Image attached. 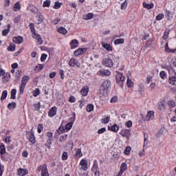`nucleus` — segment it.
Wrapping results in <instances>:
<instances>
[{
	"instance_id": "f257e3e1",
	"label": "nucleus",
	"mask_w": 176,
	"mask_h": 176,
	"mask_svg": "<svg viewBox=\"0 0 176 176\" xmlns=\"http://www.w3.org/2000/svg\"><path fill=\"white\" fill-rule=\"evenodd\" d=\"M116 83L120 85L121 87H123V85L124 83V80L126 78H124V76H123V73H120L119 72H116Z\"/></svg>"
},
{
	"instance_id": "f03ea898",
	"label": "nucleus",
	"mask_w": 176,
	"mask_h": 176,
	"mask_svg": "<svg viewBox=\"0 0 176 176\" xmlns=\"http://www.w3.org/2000/svg\"><path fill=\"white\" fill-rule=\"evenodd\" d=\"M28 80H30V76H25L23 77L21 83L20 85V91H19L20 94H23L24 93V90L25 89V86L27 85V82H28Z\"/></svg>"
},
{
	"instance_id": "7ed1b4c3",
	"label": "nucleus",
	"mask_w": 176,
	"mask_h": 176,
	"mask_svg": "<svg viewBox=\"0 0 176 176\" xmlns=\"http://www.w3.org/2000/svg\"><path fill=\"white\" fill-rule=\"evenodd\" d=\"M37 171L41 173V176H49V170H47V166L46 164L41 165L37 168Z\"/></svg>"
},
{
	"instance_id": "20e7f679",
	"label": "nucleus",
	"mask_w": 176,
	"mask_h": 176,
	"mask_svg": "<svg viewBox=\"0 0 176 176\" xmlns=\"http://www.w3.org/2000/svg\"><path fill=\"white\" fill-rule=\"evenodd\" d=\"M102 65L107 68H112L113 67V60L109 58H104L102 60Z\"/></svg>"
},
{
	"instance_id": "39448f33",
	"label": "nucleus",
	"mask_w": 176,
	"mask_h": 176,
	"mask_svg": "<svg viewBox=\"0 0 176 176\" xmlns=\"http://www.w3.org/2000/svg\"><path fill=\"white\" fill-rule=\"evenodd\" d=\"M47 137L48 139L47 140L46 146L48 149H51L52 148V141H53V133L52 132H47L46 133Z\"/></svg>"
},
{
	"instance_id": "423d86ee",
	"label": "nucleus",
	"mask_w": 176,
	"mask_h": 176,
	"mask_svg": "<svg viewBox=\"0 0 176 176\" xmlns=\"http://www.w3.org/2000/svg\"><path fill=\"white\" fill-rule=\"evenodd\" d=\"M101 90H104V91H108L109 89H111V81L109 80H105L101 85Z\"/></svg>"
},
{
	"instance_id": "0eeeda50",
	"label": "nucleus",
	"mask_w": 176,
	"mask_h": 176,
	"mask_svg": "<svg viewBox=\"0 0 176 176\" xmlns=\"http://www.w3.org/2000/svg\"><path fill=\"white\" fill-rule=\"evenodd\" d=\"M76 119V114L74 113L73 118H71V122L67 123L65 126V130H67V131H69V130L72 129V126H74V122H75Z\"/></svg>"
},
{
	"instance_id": "6e6552de",
	"label": "nucleus",
	"mask_w": 176,
	"mask_h": 176,
	"mask_svg": "<svg viewBox=\"0 0 176 176\" xmlns=\"http://www.w3.org/2000/svg\"><path fill=\"white\" fill-rule=\"evenodd\" d=\"M34 128H32L30 132H28L27 133V135L28 137L29 140L30 141V142H32V144H35V142H36V141L35 140V135L34 134Z\"/></svg>"
},
{
	"instance_id": "1a4fd4ad",
	"label": "nucleus",
	"mask_w": 176,
	"mask_h": 176,
	"mask_svg": "<svg viewBox=\"0 0 176 176\" xmlns=\"http://www.w3.org/2000/svg\"><path fill=\"white\" fill-rule=\"evenodd\" d=\"M80 166H81L82 170L86 171L89 168V162L87 160L82 159L80 162Z\"/></svg>"
},
{
	"instance_id": "9d476101",
	"label": "nucleus",
	"mask_w": 176,
	"mask_h": 176,
	"mask_svg": "<svg viewBox=\"0 0 176 176\" xmlns=\"http://www.w3.org/2000/svg\"><path fill=\"white\" fill-rule=\"evenodd\" d=\"M69 67H78L80 68V63L78 61V60L72 58L69 61Z\"/></svg>"
},
{
	"instance_id": "9b49d317",
	"label": "nucleus",
	"mask_w": 176,
	"mask_h": 176,
	"mask_svg": "<svg viewBox=\"0 0 176 176\" xmlns=\"http://www.w3.org/2000/svg\"><path fill=\"white\" fill-rule=\"evenodd\" d=\"M98 75L100 76H111V71L109 69H104L98 72Z\"/></svg>"
},
{
	"instance_id": "f8f14e48",
	"label": "nucleus",
	"mask_w": 176,
	"mask_h": 176,
	"mask_svg": "<svg viewBox=\"0 0 176 176\" xmlns=\"http://www.w3.org/2000/svg\"><path fill=\"white\" fill-rule=\"evenodd\" d=\"M56 115H57V107H54L48 111V116H50V118H54Z\"/></svg>"
},
{
	"instance_id": "ddd939ff",
	"label": "nucleus",
	"mask_w": 176,
	"mask_h": 176,
	"mask_svg": "<svg viewBox=\"0 0 176 176\" xmlns=\"http://www.w3.org/2000/svg\"><path fill=\"white\" fill-rule=\"evenodd\" d=\"M87 52V48H79L74 51V56H80Z\"/></svg>"
},
{
	"instance_id": "4468645a",
	"label": "nucleus",
	"mask_w": 176,
	"mask_h": 176,
	"mask_svg": "<svg viewBox=\"0 0 176 176\" xmlns=\"http://www.w3.org/2000/svg\"><path fill=\"white\" fill-rule=\"evenodd\" d=\"M80 94L83 97H86L89 94V87L87 85L84 86L82 89L80 90Z\"/></svg>"
},
{
	"instance_id": "2eb2a0df",
	"label": "nucleus",
	"mask_w": 176,
	"mask_h": 176,
	"mask_svg": "<svg viewBox=\"0 0 176 176\" xmlns=\"http://www.w3.org/2000/svg\"><path fill=\"white\" fill-rule=\"evenodd\" d=\"M13 42H14L15 43H17L18 45H20L23 43V42H24V38H23V36H20L14 37Z\"/></svg>"
},
{
	"instance_id": "dca6fc26",
	"label": "nucleus",
	"mask_w": 176,
	"mask_h": 176,
	"mask_svg": "<svg viewBox=\"0 0 176 176\" xmlns=\"http://www.w3.org/2000/svg\"><path fill=\"white\" fill-rule=\"evenodd\" d=\"M153 118H155V113L153 111H148L146 117V120H152Z\"/></svg>"
},
{
	"instance_id": "f3484780",
	"label": "nucleus",
	"mask_w": 176,
	"mask_h": 176,
	"mask_svg": "<svg viewBox=\"0 0 176 176\" xmlns=\"http://www.w3.org/2000/svg\"><path fill=\"white\" fill-rule=\"evenodd\" d=\"M78 45H79V42L76 39H74L70 42L71 49L78 47Z\"/></svg>"
},
{
	"instance_id": "a211bd4d",
	"label": "nucleus",
	"mask_w": 176,
	"mask_h": 176,
	"mask_svg": "<svg viewBox=\"0 0 176 176\" xmlns=\"http://www.w3.org/2000/svg\"><path fill=\"white\" fill-rule=\"evenodd\" d=\"M9 79H10V74L7 73L4 76H3L2 82L3 83H8L9 82Z\"/></svg>"
},
{
	"instance_id": "6ab92c4d",
	"label": "nucleus",
	"mask_w": 176,
	"mask_h": 176,
	"mask_svg": "<svg viewBox=\"0 0 176 176\" xmlns=\"http://www.w3.org/2000/svg\"><path fill=\"white\" fill-rule=\"evenodd\" d=\"M21 74H23V71H21V69L18 70L15 73V82H19V80H20V78L21 77Z\"/></svg>"
},
{
	"instance_id": "aec40b11",
	"label": "nucleus",
	"mask_w": 176,
	"mask_h": 176,
	"mask_svg": "<svg viewBox=\"0 0 176 176\" xmlns=\"http://www.w3.org/2000/svg\"><path fill=\"white\" fill-rule=\"evenodd\" d=\"M18 174L20 176L27 175V174H28V170L26 169L19 168L18 169Z\"/></svg>"
},
{
	"instance_id": "412c9836",
	"label": "nucleus",
	"mask_w": 176,
	"mask_h": 176,
	"mask_svg": "<svg viewBox=\"0 0 176 176\" xmlns=\"http://www.w3.org/2000/svg\"><path fill=\"white\" fill-rule=\"evenodd\" d=\"M120 135L122 137H129V135H130V131L128 129H122L120 132Z\"/></svg>"
},
{
	"instance_id": "4be33fe9",
	"label": "nucleus",
	"mask_w": 176,
	"mask_h": 176,
	"mask_svg": "<svg viewBox=\"0 0 176 176\" xmlns=\"http://www.w3.org/2000/svg\"><path fill=\"white\" fill-rule=\"evenodd\" d=\"M102 47H104V49H106V50H107V52L113 51L111 44L102 43Z\"/></svg>"
},
{
	"instance_id": "5701e85b",
	"label": "nucleus",
	"mask_w": 176,
	"mask_h": 176,
	"mask_svg": "<svg viewBox=\"0 0 176 176\" xmlns=\"http://www.w3.org/2000/svg\"><path fill=\"white\" fill-rule=\"evenodd\" d=\"M153 3H146V2L143 3V8H144L145 9H148V10L150 9H153Z\"/></svg>"
},
{
	"instance_id": "b1692460",
	"label": "nucleus",
	"mask_w": 176,
	"mask_h": 176,
	"mask_svg": "<svg viewBox=\"0 0 176 176\" xmlns=\"http://www.w3.org/2000/svg\"><path fill=\"white\" fill-rule=\"evenodd\" d=\"M1 158L2 160H4V162H8V160L10 159V154L5 153L4 154L1 155Z\"/></svg>"
},
{
	"instance_id": "393cba45",
	"label": "nucleus",
	"mask_w": 176,
	"mask_h": 176,
	"mask_svg": "<svg viewBox=\"0 0 176 176\" xmlns=\"http://www.w3.org/2000/svg\"><path fill=\"white\" fill-rule=\"evenodd\" d=\"M168 82L170 85H172V86H176V77L175 76L170 77L168 79Z\"/></svg>"
},
{
	"instance_id": "a878e982",
	"label": "nucleus",
	"mask_w": 176,
	"mask_h": 176,
	"mask_svg": "<svg viewBox=\"0 0 176 176\" xmlns=\"http://www.w3.org/2000/svg\"><path fill=\"white\" fill-rule=\"evenodd\" d=\"M9 32H10V24L8 25L7 29H5L2 31L3 36H7V35H8V34H9Z\"/></svg>"
},
{
	"instance_id": "bb28decb",
	"label": "nucleus",
	"mask_w": 176,
	"mask_h": 176,
	"mask_svg": "<svg viewBox=\"0 0 176 176\" xmlns=\"http://www.w3.org/2000/svg\"><path fill=\"white\" fill-rule=\"evenodd\" d=\"M16 107H17V104L14 102H12L8 104V108L10 110L16 109Z\"/></svg>"
},
{
	"instance_id": "cd10ccee",
	"label": "nucleus",
	"mask_w": 176,
	"mask_h": 176,
	"mask_svg": "<svg viewBox=\"0 0 176 176\" xmlns=\"http://www.w3.org/2000/svg\"><path fill=\"white\" fill-rule=\"evenodd\" d=\"M98 162H97V160H94V165L92 166L91 168V171H98Z\"/></svg>"
},
{
	"instance_id": "c85d7f7f",
	"label": "nucleus",
	"mask_w": 176,
	"mask_h": 176,
	"mask_svg": "<svg viewBox=\"0 0 176 176\" xmlns=\"http://www.w3.org/2000/svg\"><path fill=\"white\" fill-rule=\"evenodd\" d=\"M16 94H17V90H16L15 89H12L11 90L10 99L11 100H15Z\"/></svg>"
},
{
	"instance_id": "c756f323",
	"label": "nucleus",
	"mask_w": 176,
	"mask_h": 176,
	"mask_svg": "<svg viewBox=\"0 0 176 176\" xmlns=\"http://www.w3.org/2000/svg\"><path fill=\"white\" fill-rule=\"evenodd\" d=\"M76 157H82V156H83V153H82V149L80 148H78L76 151V154H75Z\"/></svg>"
},
{
	"instance_id": "7c9ffc66",
	"label": "nucleus",
	"mask_w": 176,
	"mask_h": 176,
	"mask_svg": "<svg viewBox=\"0 0 176 176\" xmlns=\"http://www.w3.org/2000/svg\"><path fill=\"white\" fill-rule=\"evenodd\" d=\"M21 9V7L20 6V2L17 1L13 8L14 12H17L18 10H20Z\"/></svg>"
},
{
	"instance_id": "2f4dec72",
	"label": "nucleus",
	"mask_w": 176,
	"mask_h": 176,
	"mask_svg": "<svg viewBox=\"0 0 176 176\" xmlns=\"http://www.w3.org/2000/svg\"><path fill=\"white\" fill-rule=\"evenodd\" d=\"M8 52H14L16 50V45L13 43H10V46L8 47Z\"/></svg>"
},
{
	"instance_id": "473e14b6",
	"label": "nucleus",
	"mask_w": 176,
	"mask_h": 176,
	"mask_svg": "<svg viewBox=\"0 0 176 176\" xmlns=\"http://www.w3.org/2000/svg\"><path fill=\"white\" fill-rule=\"evenodd\" d=\"M124 43V38H118L114 41V45H120Z\"/></svg>"
},
{
	"instance_id": "72a5a7b5",
	"label": "nucleus",
	"mask_w": 176,
	"mask_h": 176,
	"mask_svg": "<svg viewBox=\"0 0 176 176\" xmlns=\"http://www.w3.org/2000/svg\"><path fill=\"white\" fill-rule=\"evenodd\" d=\"M58 31L59 34H63V35H65L67 32V29H65V28H63V27L59 28L58 29Z\"/></svg>"
},
{
	"instance_id": "f704fd0d",
	"label": "nucleus",
	"mask_w": 176,
	"mask_h": 176,
	"mask_svg": "<svg viewBox=\"0 0 176 176\" xmlns=\"http://www.w3.org/2000/svg\"><path fill=\"white\" fill-rule=\"evenodd\" d=\"M6 97H8V91L5 90L1 94V100L3 101V100H6Z\"/></svg>"
},
{
	"instance_id": "c9c22d12",
	"label": "nucleus",
	"mask_w": 176,
	"mask_h": 176,
	"mask_svg": "<svg viewBox=\"0 0 176 176\" xmlns=\"http://www.w3.org/2000/svg\"><path fill=\"white\" fill-rule=\"evenodd\" d=\"M0 153L1 155H5V153H6V148H5V145L3 144L0 146Z\"/></svg>"
},
{
	"instance_id": "e433bc0d",
	"label": "nucleus",
	"mask_w": 176,
	"mask_h": 176,
	"mask_svg": "<svg viewBox=\"0 0 176 176\" xmlns=\"http://www.w3.org/2000/svg\"><path fill=\"white\" fill-rule=\"evenodd\" d=\"M93 16V13H88L87 15L84 16V20H91Z\"/></svg>"
},
{
	"instance_id": "4c0bfd02",
	"label": "nucleus",
	"mask_w": 176,
	"mask_h": 176,
	"mask_svg": "<svg viewBox=\"0 0 176 176\" xmlns=\"http://www.w3.org/2000/svg\"><path fill=\"white\" fill-rule=\"evenodd\" d=\"M50 3H51L50 0H46L45 1L43 2V7L50 8Z\"/></svg>"
},
{
	"instance_id": "58836bf2",
	"label": "nucleus",
	"mask_w": 176,
	"mask_h": 176,
	"mask_svg": "<svg viewBox=\"0 0 176 176\" xmlns=\"http://www.w3.org/2000/svg\"><path fill=\"white\" fill-rule=\"evenodd\" d=\"M111 131H113L114 133H117V131H119V126L118 124H114L111 126Z\"/></svg>"
},
{
	"instance_id": "ea45409f",
	"label": "nucleus",
	"mask_w": 176,
	"mask_h": 176,
	"mask_svg": "<svg viewBox=\"0 0 176 176\" xmlns=\"http://www.w3.org/2000/svg\"><path fill=\"white\" fill-rule=\"evenodd\" d=\"M160 76L161 79H166L167 78V74H166V72L162 71L160 73Z\"/></svg>"
},
{
	"instance_id": "a19ab883",
	"label": "nucleus",
	"mask_w": 176,
	"mask_h": 176,
	"mask_svg": "<svg viewBox=\"0 0 176 176\" xmlns=\"http://www.w3.org/2000/svg\"><path fill=\"white\" fill-rule=\"evenodd\" d=\"M41 94V90H39L38 88H36L34 92H33V96L34 97H38Z\"/></svg>"
},
{
	"instance_id": "79ce46f5",
	"label": "nucleus",
	"mask_w": 176,
	"mask_h": 176,
	"mask_svg": "<svg viewBox=\"0 0 176 176\" xmlns=\"http://www.w3.org/2000/svg\"><path fill=\"white\" fill-rule=\"evenodd\" d=\"M67 137H68V135H67V134H65V135H61V136L60 137V138H59V141H60V142H63L64 141H66V140H67Z\"/></svg>"
},
{
	"instance_id": "37998d69",
	"label": "nucleus",
	"mask_w": 176,
	"mask_h": 176,
	"mask_svg": "<svg viewBox=\"0 0 176 176\" xmlns=\"http://www.w3.org/2000/svg\"><path fill=\"white\" fill-rule=\"evenodd\" d=\"M94 110V105L93 104H88L87 106V112H91V111Z\"/></svg>"
},
{
	"instance_id": "c03bdc74",
	"label": "nucleus",
	"mask_w": 176,
	"mask_h": 176,
	"mask_svg": "<svg viewBox=\"0 0 176 176\" xmlns=\"http://www.w3.org/2000/svg\"><path fill=\"white\" fill-rule=\"evenodd\" d=\"M37 131L38 134H41L42 131H43V125L41 124H38V127H37Z\"/></svg>"
},
{
	"instance_id": "a18cd8bd",
	"label": "nucleus",
	"mask_w": 176,
	"mask_h": 176,
	"mask_svg": "<svg viewBox=\"0 0 176 176\" xmlns=\"http://www.w3.org/2000/svg\"><path fill=\"white\" fill-rule=\"evenodd\" d=\"M163 19H164V14H159L156 16L155 20H157V21H160V20H162Z\"/></svg>"
},
{
	"instance_id": "49530a36",
	"label": "nucleus",
	"mask_w": 176,
	"mask_h": 176,
	"mask_svg": "<svg viewBox=\"0 0 176 176\" xmlns=\"http://www.w3.org/2000/svg\"><path fill=\"white\" fill-rule=\"evenodd\" d=\"M126 85L128 87H133V86H134V85L133 84V81L129 78L126 80Z\"/></svg>"
},
{
	"instance_id": "de8ad7c7",
	"label": "nucleus",
	"mask_w": 176,
	"mask_h": 176,
	"mask_svg": "<svg viewBox=\"0 0 176 176\" xmlns=\"http://www.w3.org/2000/svg\"><path fill=\"white\" fill-rule=\"evenodd\" d=\"M110 119H111V117H109V116H107L105 118H102V123H103L104 124H107V123L109 122Z\"/></svg>"
},
{
	"instance_id": "09e8293b",
	"label": "nucleus",
	"mask_w": 176,
	"mask_h": 176,
	"mask_svg": "<svg viewBox=\"0 0 176 176\" xmlns=\"http://www.w3.org/2000/svg\"><path fill=\"white\" fill-rule=\"evenodd\" d=\"M130 152H131V147L127 146L124 151V155H130Z\"/></svg>"
},
{
	"instance_id": "8fccbe9b",
	"label": "nucleus",
	"mask_w": 176,
	"mask_h": 176,
	"mask_svg": "<svg viewBox=\"0 0 176 176\" xmlns=\"http://www.w3.org/2000/svg\"><path fill=\"white\" fill-rule=\"evenodd\" d=\"M122 171H126L127 170V164L126 163H122L120 166V169Z\"/></svg>"
},
{
	"instance_id": "3c124183",
	"label": "nucleus",
	"mask_w": 176,
	"mask_h": 176,
	"mask_svg": "<svg viewBox=\"0 0 176 176\" xmlns=\"http://www.w3.org/2000/svg\"><path fill=\"white\" fill-rule=\"evenodd\" d=\"M29 27L32 34H34V32H35V26L34 25V23H30Z\"/></svg>"
},
{
	"instance_id": "603ef678",
	"label": "nucleus",
	"mask_w": 176,
	"mask_h": 176,
	"mask_svg": "<svg viewBox=\"0 0 176 176\" xmlns=\"http://www.w3.org/2000/svg\"><path fill=\"white\" fill-rule=\"evenodd\" d=\"M126 8H127V0H125L124 2L121 4L122 10H125Z\"/></svg>"
},
{
	"instance_id": "864d4df0",
	"label": "nucleus",
	"mask_w": 176,
	"mask_h": 176,
	"mask_svg": "<svg viewBox=\"0 0 176 176\" xmlns=\"http://www.w3.org/2000/svg\"><path fill=\"white\" fill-rule=\"evenodd\" d=\"M53 8L54 9H60V8H61V4L58 1H56Z\"/></svg>"
},
{
	"instance_id": "5fc2aeb1",
	"label": "nucleus",
	"mask_w": 176,
	"mask_h": 176,
	"mask_svg": "<svg viewBox=\"0 0 176 176\" xmlns=\"http://www.w3.org/2000/svg\"><path fill=\"white\" fill-rule=\"evenodd\" d=\"M35 111H39L41 109V102H38L37 103L34 104Z\"/></svg>"
},
{
	"instance_id": "6e6d98bb",
	"label": "nucleus",
	"mask_w": 176,
	"mask_h": 176,
	"mask_svg": "<svg viewBox=\"0 0 176 176\" xmlns=\"http://www.w3.org/2000/svg\"><path fill=\"white\" fill-rule=\"evenodd\" d=\"M168 104L169 107H170L171 108H174V107H175V102L173 101V100H169L168 102Z\"/></svg>"
},
{
	"instance_id": "4d7b16f0",
	"label": "nucleus",
	"mask_w": 176,
	"mask_h": 176,
	"mask_svg": "<svg viewBox=\"0 0 176 176\" xmlns=\"http://www.w3.org/2000/svg\"><path fill=\"white\" fill-rule=\"evenodd\" d=\"M62 159L63 160H67L68 159V153L67 152H63L62 155Z\"/></svg>"
},
{
	"instance_id": "13d9d810",
	"label": "nucleus",
	"mask_w": 176,
	"mask_h": 176,
	"mask_svg": "<svg viewBox=\"0 0 176 176\" xmlns=\"http://www.w3.org/2000/svg\"><path fill=\"white\" fill-rule=\"evenodd\" d=\"M4 171H5V166L0 164V176H2Z\"/></svg>"
},
{
	"instance_id": "bf43d9fd",
	"label": "nucleus",
	"mask_w": 176,
	"mask_h": 176,
	"mask_svg": "<svg viewBox=\"0 0 176 176\" xmlns=\"http://www.w3.org/2000/svg\"><path fill=\"white\" fill-rule=\"evenodd\" d=\"M46 58H47V55L46 54H41V61L43 63L45 62V60H46Z\"/></svg>"
},
{
	"instance_id": "052dcab7",
	"label": "nucleus",
	"mask_w": 176,
	"mask_h": 176,
	"mask_svg": "<svg viewBox=\"0 0 176 176\" xmlns=\"http://www.w3.org/2000/svg\"><path fill=\"white\" fill-rule=\"evenodd\" d=\"M32 34L34 39H38V38H41V36L39 35V34H37L36 32H34V33H32Z\"/></svg>"
},
{
	"instance_id": "680f3d73",
	"label": "nucleus",
	"mask_w": 176,
	"mask_h": 176,
	"mask_svg": "<svg viewBox=\"0 0 176 176\" xmlns=\"http://www.w3.org/2000/svg\"><path fill=\"white\" fill-rule=\"evenodd\" d=\"M6 74H8V73L5 72L3 69L0 68V76H4V75H6Z\"/></svg>"
},
{
	"instance_id": "e2e57ef3",
	"label": "nucleus",
	"mask_w": 176,
	"mask_h": 176,
	"mask_svg": "<svg viewBox=\"0 0 176 176\" xmlns=\"http://www.w3.org/2000/svg\"><path fill=\"white\" fill-rule=\"evenodd\" d=\"M118 102V96H114L110 100V102H111L112 104H115V102Z\"/></svg>"
},
{
	"instance_id": "0e129e2a",
	"label": "nucleus",
	"mask_w": 176,
	"mask_h": 176,
	"mask_svg": "<svg viewBox=\"0 0 176 176\" xmlns=\"http://www.w3.org/2000/svg\"><path fill=\"white\" fill-rule=\"evenodd\" d=\"M105 131H107V129L101 128L98 131V134H102L103 133H105Z\"/></svg>"
},
{
	"instance_id": "69168bd1",
	"label": "nucleus",
	"mask_w": 176,
	"mask_h": 176,
	"mask_svg": "<svg viewBox=\"0 0 176 176\" xmlns=\"http://www.w3.org/2000/svg\"><path fill=\"white\" fill-rule=\"evenodd\" d=\"M125 126H126V127H131L133 126V122L131 120H129L126 122Z\"/></svg>"
},
{
	"instance_id": "338daca9",
	"label": "nucleus",
	"mask_w": 176,
	"mask_h": 176,
	"mask_svg": "<svg viewBox=\"0 0 176 176\" xmlns=\"http://www.w3.org/2000/svg\"><path fill=\"white\" fill-rule=\"evenodd\" d=\"M21 20V16H17L14 19V23H19V21Z\"/></svg>"
},
{
	"instance_id": "774afa93",
	"label": "nucleus",
	"mask_w": 176,
	"mask_h": 176,
	"mask_svg": "<svg viewBox=\"0 0 176 176\" xmlns=\"http://www.w3.org/2000/svg\"><path fill=\"white\" fill-rule=\"evenodd\" d=\"M168 34H169L168 31L166 30L164 32V36H163L164 39H167V38H168Z\"/></svg>"
}]
</instances>
